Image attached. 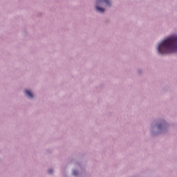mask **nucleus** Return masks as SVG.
<instances>
[{
    "mask_svg": "<svg viewBox=\"0 0 177 177\" xmlns=\"http://www.w3.org/2000/svg\"><path fill=\"white\" fill-rule=\"evenodd\" d=\"M96 10H97V12H100V13H103V12H104V8L96 6Z\"/></svg>",
    "mask_w": 177,
    "mask_h": 177,
    "instance_id": "nucleus-4",
    "label": "nucleus"
},
{
    "mask_svg": "<svg viewBox=\"0 0 177 177\" xmlns=\"http://www.w3.org/2000/svg\"><path fill=\"white\" fill-rule=\"evenodd\" d=\"M25 93H26L27 96H28V97H30V99H32L34 97V95H32V93H31L30 90H26Z\"/></svg>",
    "mask_w": 177,
    "mask_h": 177,
    "instance_id": "nucleus-3",
    "label": "nucleus"
},
{
    "mask_svg": "<svg viewBox=\"0 0 177 177\" xmlns=\"http://www.w3.org/2000/svg\"><path fill=\"white\" fill-rule=\"evenodd\" d=\"M52 172H53V170L52 169H50L48 170V173H49V174H52Z\"/></svg>",
    "mask_w": 177,
    "mask_h": 177,
    "instance_id": "nucleus-6",
    "label": "nucleus"
},
{
    "mask_svg": "<svg viewBox=\"0 0 177 177\" xmlns=\"http://www.w3.org/2000/svg\"><path fill=\"white\" fill-rule=\"evenodd\" d=\"M102 2H105L106 5H111L110 3V0H97V4L102 3Z\"/></svg>",
    "mask_w": 177,
    "mask_h": 177,
    "instance_id": "nucleus-2",
    "label": "nucleus"
},
{
    "mask_svg": "<svg viewBox=\"0 0 177 177\" xmlns=\"http://www.w3.org/2000/svg\"><path fill=\"white\" fill-rule=\"evenodd\" d=\"M160 55L174 53L177 51V35L170 36L162 41L158 46Z\"/></svg>",
    "mask_w": 177,
    "mask_h": 177,
    "instance_id": "nucleus-1",
    "label": "nucleus"
},
{
    "mask_svg": "<svg viewBox=\"0 0 177 177\" xmlns=\"http://www.w3.org/2000/svg\"><path fill=\"white\" fill-rule=\"evenodd\" d=\"M73 175L75 176L78 175V171H77V170L73 171Z\"/></svg>",
    "mask_w": 177,
    "mask_h": 177,
    "instance_id": "nucleus-5",
    "label": "nucleus"
}]
</instances>
